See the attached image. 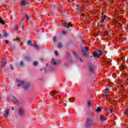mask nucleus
Segmentation results:
<instances>
[{
  "mask_svg": "<svg viewBox=\"0 0 128 128\" xmlns=\"http://www.w3.org/2000/svg\"><path fill=\"white\" fill-rule=\"evenodd\" d=\"M16 82L18 84L17 86H23L24 90H28L30 87V82L24 83V82L17 79Z\"/></svg>",
  "mask_w": 128,
  "mask_h": 128,
  "instance_id": "1",
  "label": "nucleus"
},
{
  "mask_svg": "<svg viewBox=\"0 0 128 128\" xmlns=\"http://www.w3.org/2000/svg\"><path fill=\"white\" fill-rule=\"evenodd\" d=\"M92 113H89V116L90 118H87L86 124V128H90V126H92V124H94L92 122Z\"/></svg>",
  "mask_w": 128,
  "mask_h": 128,
  "instance_id": "2",
  "label": "nucleus"
},
{
  "mask_svg": "<svg viewBox=\"0 0 128 128\" xmlns=\"http://www.w3.org/2000/svg\"><path fill=\"white\" fill-rule=\"evenodd\" d=\"M89 50L90 49L88 47H85L82 49V52H84V56H88V52Z\"/></svg>",
  "mask_w": 128,
  "mask_h": 128,
  "instance_id": "3",
  "label": "nucleus"
},
{
  "mask_svg": "<svg viewBox=\"0 0 128 128\" xmlns=\"http://www.w3.org/2000/svg\"><path fill=\"white\" fill-rule=\"evenodd\" d=\"M92 54L94 56H96V58H100L102 54V52L101 50H98V52H93Z\"/></svg>",
  "mask_w": 128,
  "mask_h": 128,
  "instance_id": "4",
  "label": "nucleus"
},
{
  "mask_svg": "<svg viewBox=\"0 0 128 128\" xmlns=\"http://www.w3.org/2000/svg\"><path fill=\"white\" fill-rule=\"evenodd\" d=\"M18 114L20 116H24L26 114V112L22 108H19Z\"/></svg>",
  "mask_w": 128,
  "mask_h": 128,
  "instance_id": "5",
  "label": "nucleus"
},
{
  "mask_svg": "<svg viewBox=\"0 0 128 128\" xmlns=\"http://www.w3.org/2000/svg\"><path fill=\"white\" fill-rule=\"evenodd\" d=\"M21 0V8L22 10H24V6L26 4L28 3V2H26V0Z\"/></svg>",
  "mask_w": 128,
  "mask_h": 128,
  "instance_id": "6",
  "label": "nucleus"
},
{
  "mask_svg": "<svg viewBox=\"0 0 128 128\" xmlns=\"http://www.w3.org/2000/svg\"><path fill=\"white\" fill-rule=\"evenodd\" d=\"M63 26H65V28H72L73 25L72 24V22H65L63 23Z\"/></svg>",
  "mask_w": 128,
  "mask_h": 128,
  "instance_id": "7",
  "label": "nucleus"
},
{
  "mask_svg": "<svg viewBox=\"0 0 128 128\" xmlns=\"http://www.w3.org/2000/svg\"><path fill=\"white\" fill-rule=\"evenodd\" d=\"M11 100H12L15 104H18V100L14 96H11L10 98Z\"/></svg>",
  "mask_w": 128,
  "mask_h": 128,
  "instance_id": "8",
  "label": "nucleus"
},
{
  "mask_svg": "<svg viewBox=\"0 0 128 128\" xmlns=\"http://www.w3.org/2000/svg\"><path fill=\"white\" fill-rule=\"evenodd\" d=\"M1 66L2 68H4V66H6V58H2V60L1 61Z\"/></svg>",
  "mask_w": 128,
  "mask_h": 128,
  "instance_id": "9",
  "label": "nucleus"
},
{
  "mask_svg": "<svg viewBox=\"0 0 128 128\" xmlns=\"http://www.w3.org/2000/svg\"><path fill=\"white\" fill-rule=\"evenodd\" d=\"M8 114H10V110L6 109L5 110V114H4V116L5 118H8Z\"/></svg>",
  "mask_w": 128,
  "mask_h": 128,
  "instance_id": "10",
  "label": "nucleus"
},
{
  "mask_svg": "<svg viewBox=\"0 0 128 128\" xmlns=\"http://www.w3.org/2000/svg\"><path fill=\"white\" fill-rule=\"evenodd\" d=\"M89 70L90 72H94V66L93 65H90V66Z\"/></svg>",
  "mask_w": 128,
  "mask_h": 128,
  "instance_id": "11",
  "label": "nucleus"
},
{
  "mask_svg": "<svg viewBox=\"0 0 128 128\" xmlns=\"http://www.w3.org/2000/svg\"><path fill=\"white\" fill-rule=\"evenodd\" d=\"M106 15L102 16V18L100 20L101 24H104V20H106Z\"/></svg>",
  "mask_w": 128,
  "mask_h": 128,
  "instance_id": "12",
  "label": "nucleus"
},
{
  "mask_svg": "<svg viewBox=\"0 0 128 128\" xmlns=\"http://www.w3.org/2000/svg\"><path fill=\"white\" fill-rule=\"evenodd\" d=\"M116 24H116V28H122V24L118 22V21H116Z\"/></svg>",
  "mask_w": 128,
  "mask_h": 128,
  "instance_id": "13",
  "label": "nucleus"
},
{
  "mask_svg": "<svg viewBox=\"0 0 128 128\" xmlns=\"http://www.w3.org/2000/svg\"><path fill=\"white\" fill-rule=\"evenodd\" d=\"M68 100L70 102H74V100H76V98L72 97L68 99Z\"/></svg>",
  "mask_w": 128,
  "mask_h": 128,
  "instance_id": "14",
  "label": "nucleus"
},
{
  "mask_svg": "<svg viewBox=\"0 0 128 128\" xmlns=\"http://www.w3.org/2000/svg\"><path fill=\"white\" fill-rule=\"evenodd\" d=\"M0 24H3V26L6 24V22H4V20H2V17H0Z\"/></svg>",
  "mask_w": 128,
  "mask_h": 128,
  "instance_id": "15",
  "label": "nucleus"
},
{
  "mask_svg": "<svg viewBox=\"0 0 128 128\" xmlns=\"http://www.w3.org/2000/svg\"><path fill=\"white\" fill-rule=\"evenodd\" d=\"M51 64H54V66H56V64L58 63H56V60H54V59H52V60L51 61Z\"/></svg>",
  "mask_w": 128,
  "mask_h": 128,
  "instance_id": "16",
  "label": "nucleus"
},
{
  "mask_svg": "<svg viewBox=\"0 0 128 128\" xmlns=\"http://www.w3.org/2000/svg\"><path fill=\"white\" fill-rule=\"evenodd\" d=\"M100 120L102 122H104V120H106V118H104V116L101 115L100 116Z\"/></svg>",
  "mask_w": 128,
  "mask_h": 128,
  "instance_id": "17",
  "label": "nucleus"
},
{
  "mask_svg": "<svg viewBox=\"0 0 128 128\" xmlns=\"http://www.w3.org/2000/svg\"><path fill=\"white\" fill-rule=\"evenodd\" d=\"M94 103V101H88V106H92V104Z\"/></svg>",
  "mask_w": 128,
  "mask_h": 128,
  "instance_id": "18",
  "label": "nucleus"
},
{
  "mask_svg": "<svg viewBox=\"0 0 128 128\" xmlns=\"http://www.w3.org/2000/svg\"><path fill=\"white\" fill-rule=\"evenodd\" d=\"M104 36H108V30H106L104 33Z\"/></svg>",
  "mask_w": 128,
  "mask_h": 128,
  "instance_id": "19",
  "label": "nucleus"
},
{
  "mask_svg": "<svg viewBox=\"0 0 128 128\" xmlns=\"http://www.w3.org/2000/svg\"><path fill=\"white\" fill-rule=\"evenodd\" d=\"M24 60H30V58L29 56H26L24 58Z\"/></svg>",
  "mask_w": 128,
  "mask_h": 128,
  "instance_id": "20",
  "label": "nucleus"
},
{
  "mask_svg": "<svg viewBox=\"0 0 128 128\" xmlns=\"http://www.w3.org/2000/svg\"><path fill=\"white\" fill-rule=\"evenodd\" d=\"M120 68L121 70H126V66H121L120 67Z\"/></svg>",
  "mask_w": 128,
  "mask_h": 128,
  "instance_id": "21",
  "label": "nucleus"
},
{
  "mask_svg": "<svg viewBox=\"0 0 128 128\" xmlns=\"http://www.w3.org/2000/svg\"><path fill=\"white\" fill-rule=\"evenodd\" d=\"M56 91H52L50 92L52 96H54V94H56Z\"/></svg>",
  "mask_w": 128,
  "mask_h": 128,
  "instance_id": "22",
  "label": "nucleus"
},
{
  "mask_svg": "<svg viewBox=\"0 0 128 128\" xmlns=\"http://www.w3.org/2000/svg\"><path fill=\"white\" fill-rule=\"evenodd\" d=\"M20 68H24V62H20Z\"/></svg>",
  "mask_w": 128,
  "mask_h": 128,
  "instance_id": "23",
  "label": "nucleus"
},
{
  "mask_svg": "<svg viewBox=\"0 0 128 128\" xmlns=\"http://www.w3.org/2000/svg\"><path fill=\"white\" fill-rule=\"evenodd\" d=\"M101 110H102V109H100V108H98L96 110V112H100Z\"/></svg>",
  "mask_w": 128,
  "mask_h": 128,
  "instance_id": "24",
  "label": "nucleus"
},
{
  "mask_svg": "<svg viewBox=\"0 0 128 128\" xmlns=\"http://www.w3.org/2000/svg\"><path fill=\"white\" fill-rule=\"evenodd\" d=\"M20 38H15V39H14V42H20Z\"/></svg>",
  "mask_w": 128,
  "mask_h": 128,
  "instance_id": "25",
  "label": "nucleus"
},
{
  "mask_svg": "<svg viewBox=\"0 0 128 128\" xmlns=\"http://www.w3.org/2000/svg\"><path fill=\"white\" fill-rule=\"evenodd\" d=\"M32 40H30L28 42V46H32Z\"/></svg>",
  "mask_w": 128,
  "mask_h": 128,
  "instance_id": "26",
  "label": "nucleus"
},
{
  "mask_svg": "<svg viewBox=\"0 0 128 128\" xmlns=\"http://www.w3.org/2000/svg\"><path fill=\"white\" fill-rule=\"evenodd\" d=\"M105 64H106V66H108V64H109V66H110V62L106 61Z\"/></svg>",
  "mask_w": 128,
  "mask_h": 128,
  "instance_id": "27",
  "label": "nucleus"
},
{
  "mask_svg": "<svg viewBox=\"0 0 128 128\" xmlns=\"http://www.w3.org/2000/svg\"><path fill=\"white\" fill-rule=\"evenodd\" d=\"M82 7H80L76 9V10H78V12H82Z\"/></svg>",
  "mask_w": 128,
  "mask_h": 128,
  "instance_id": "28",
  "label": "nucleus"
},
{
  "mask_svg": "<svg viewBox=\"0 0 128 128\" xmlns=\"http://www.w3.org/2000/svg\"><path fill=\"white\" fill-rule=\"evenodd\" d=\"M50 70L54 72V70H56V68H52V67H50Z\"/></svg>",
  "mask_w": 128,
  "mask_h": 128,
  "instance_id": "29",
  "label": "nucleus"
},
{
  "mask_svg": "<svg viewBox=\"0 0 128 128\" xmlns=\"http://www.w3.org/2000/svg\"><path fill=\"white\" fill-rule=\"evenodd\" d=\"M62 46V43H58V48H61Z\"/></svg>",
  "mask_w": 128,
  "mask_h": 128,
  "instance_id": "30",
  "label": "nucleus"
},
{
  "mask_svg": "<svg viewBox=\"0 0 128 128\" xmlns=\"http://www.w3.org/2000/svg\"><path fill=\"white\" fill-rule=\"evenodd\" d=\"M53 42H56V36H54L53 38Z\"/></svg>",
  "mask_w": 128,
  "mask_h": 128,
  "instance_id": "31",
  "label": "nucleus"
},
{
  "mask_svg": "<svg viewBox=\"0 0 128 128\" xmlns=\"http://www.w3.org/2000/svg\"><path fill=\"white\" fill-rule=\"evenodd\" d=\"M25 16H26V20H28L30 19V18H28V14H25Z\"/></svg>",
  "mask_w": 128,
  "mask_h": 128,
  "instance_id": "32",
  "label": "nucleus"
},
{
  "mask_svg": "<svg viewBox=\"0 0 128 128\" xmlns=\"http://www.w3.org/2000/svg\"><path fill=\"white\" fill-rule=\"evenodd\" d=\"M109 91H110V90L108 88H106L105 94H108V92Z\"/></svg>",
  "mask_w": 128,
  "mask_h": 128,
  "instance_id": "33",
  "label": "nucleus"
},
{
  "mask_svg": "<svg viewBox=\"0 0 128 128\" xmlns=\"http://www.w3.org/2000/svg\"><path fill=\"white\" fill-rule=\"evenodd\" d=\"M65 66H66V68H68V66H70V64L68 63V62H65Z\"/></svg>",
  "mask_w": 128,
  "mask_h": 128,
  "instance_id": "34",
  "label": "nucleus"
},
{
  "mask_svg": "<svg viewBox=\"0 0 128 128\" xmlns=\"http://www.w3.org/2000/svg\"><path fill=\"white\" fill-rule=\"evenodd\" d=\"M11 48H12V50H16V46L14 45H12L11 46Z\"/></svg>",
  "mask_w": 128,
  "mask_h": 128,
  "instance_id": "35",
  "label": "nucleus"
},
{
  "mask_svg": "<svg viewBox=\"0 0 128 128\" xmlns=\"http://www.w3.org/2000/svg\"><path fill=\"white\" fill-rule=\"evenodd\" d=\"M38 63L37 62H34V66H38Z\"/></svg>",
  "mask_w": 128,
  "mask_h": 128,
  "instance_id": "36",
  "label": "nucleus"
},
{
  "mask_svg": "<svg viewBox=\"0 0 128 128\" xmlns=\"http://www.w3.org/2000/svg\"><path fill=\"white\" fill-rule=\"evenodd\" d=\"M10 68L12 70H14V66H12V64H10Z\"/></svg>",
  "mask_w": 128,
  "mask_h": 128,
  "instance_id": "37",
  "label": "nucleus"
},
{
  "mask_svg": "<svg viewBox=\"0 0 128 128\" xmlns=\"http://www.w3.org/2000/svg\"><path fill=\"white\" fill-rule=\"evenodd\" d=\"M4 38H8V34L7 33H4Z\"/></svg>",
  "mask_w": 128,
  "mask_h": 128,
  "instance_id": "38",
  "label": "nucleus"
},
{
  "mask_svg": "<svg viewBox=\"0 0 128 128\" xmlns=\"http://www.w3.org/2000/svg\"><path fill=\"white\" fill-rule=\"evenodd\" d=\"M35 48H36V50H38V48H39V46H38V45L36 44V45H35Z\"/></svg>",
  "mask_w": 128,
  "mask_h": 128,
  "instance_id": "39",
  "label": "nucleus"
},
{
  "mask_svg": "<svg viewBox=\"0 0 128 128\" xmlns=\"http://www.w3.org/2000/svg\"><path fill=\"white\" fill-rule=\"evenodd\" d=\"M104 98H108V94H104Z\"/></svg>",
  "mask_w": 128,
  "mask_h": 128,
  "instance_id": "40",
  "label": "nucleus"
},
{
  "mask_svg": "<svg viewBox=\"0 0 128 128\" xmlns=\"http://www.w3.org/2000/svg\"><path fill=\"white\" fill-rule=\"evenodd\" d=\"M54 54H56V56H58V51H55Z\"/></svg>",
  "mask_w": 128,
  "mask_h": 128,
  "instance_id": "41",
  "label": "nucleus"
},
{
  "mask_svg": "<svg viewBox=\"0 0 128 128\" xmlns=\"http://www.w3.org/2000/svg\"><path fill=\"white\" fill-rule=\"evenodd\" d=\"M72 54L74 56H76V53L75 52H73Z\"/></svg>",
  "mask_w": 128,
  "mask_h": 128,
  "instance_id": "42",
  "label": "nucleus"
},
{
  "mask_svg": "<svg viewBox=\"0 0 128 128\" xmlns=\"http://www.w3.org/2000/svg\"><path fill=\"white\" fill-rule=\"evenodd\" d=\"M125 114H126V116H128V109L126 110V112L125 113Z\"/></svg>",
  "mask_w": 128,
  "mask_h": 128,
  "instance_id": "43",
  "label": "nucleus"
},
{
  "mask_svg": "<svg viewBox=\"0 0 128 128\" xmlns=\"http://www.w3.org/2000/svg\"><path fill=\"white\" fill-rule=\"evenodd\" d=\"M66 34V31H62V34Z\"/></svg>",
  "mask_w": 128,
  "mask_h": 128,
  "instance_id": "44",
  "label": "nucleus"
},
{
  "mask_svg": "<svg viewBox=\"0 0 128 128\" xmlns=\"http://www.w3.org/2000/svg\"><path fill=\"white\" fill-rule=\"evenodd\" d=\"M110 110V114H112L114 112V110L113 109H111Z\"/></svg>",
  "mask_w": 128,
  "mask_h": 128,
  "instance_id": "45",
  "label": "nucleus"
},
{
  "mask_svg": "<svg viewBox=\"0 0 128 128\" xmlns=\"http://www.w3.org/2000/svg\"><path fill=\"white\" fill-rule=\"evenodd\" d=\"M5 42L6 44H8V40H6Z\"/></svg>",
  "mask_w": 128,
  "mask_h": 128,
  "instance_id": "46",
  "label": "nucleus"
},
{
  "mask_svg": "<svg viewBox=\"0 0 128 128\" xmlns=\"http://www.w3.org/2000/svg\"><path fill=\"white\" fill-rule=\"evenodd\" d=\"M40 60H41V62H44V60H46L44 58H42V59H40Z\"/></svg>",
  "mask_w": 128,
  "mask_h": 128,
  "instance_id": "47",
  "label": "nucleus"
},
{
  "mask_svg": "<svg viewBox=\"0 0 128 128\" xmlns=\"http://www.w3.org/2000/svg\"><path fill=\"white\" fill-rule=\"evenodd\" d=\"M67 56H68V58H70V54H68L67 55Z\"/></svg>",
  "mask_w": 128,
  "mask_h": 128,
  "instance_id": "48",
  "label": "nucleus"
},
{
  "mask_svg": "<svg viewBox=\"0 0 128 128\" xmlns=\"http://www.w3.org/2000/svg\"><path fill=\"white\" fill-rule=\"evenodd\" d=\"M114 78H116V74H113Z\"/></svg>",
  "mask_w": 128,
  "mask_h": 128,
  "instance_id": "49",
  "label": "nucleus"
},
{
  "mask_svg": "<svg viewBox=\"0 0 128 128\" xmlns=\"http://www.w3.org/2000/svg\"><path fill=\"white\" fill-rule=\"evenodd\" d=\"M80 62H82L84 61L82 60V58H80Z\"/></svg>",
  "mask_w": 128,
  "mask_h": 128,
  "instance_id": "50",
  "label": "nucleus"
},
{
  "mask_svg": "<svg viewBox=\"0 0 128 128\" xmlns=\"http://www.w3.org/2000/svg\"><path fill=\"white\" fill-rule=\"evenodd\" d=\"M23 44H22V43L20 44V46H22Z\"/></svg>",
  "mask_w": 128,
  "mask_h": 128,
  "instance_id": "51",
  "label": "nucleus"
},
{
  "mask_svg": "<svg viewBox=\"0 0 128 128\" xmlns=\"http://www.w3.org/2000/svg\"><path fill=\"white\" fill-rule=\"evenodd\" d=\"M12 110H14V107H12Z\"/></svg>",
  "mask_w": 128,
  "mask_h": 128,
  "instance_id": "52",
  "label": "nucleus"
},
{
  "mask_svg": "<svg viewBox=\"0 0 128 128\" xmlns=\"http://www.w3.org/2000/svg\"><path fill=\"white\" fill-rule=\"evenodd\" d=\"M48 66V64L47 63V64H46V66Z\"/></svg>",
  "mask_w": 128,
  "mask_h": 128,
  "instance_id": "53",
  "label": "nucleus"
},
{
  "mask_svg": "<svg viewBox=\"0 0 128 128\" xmlns=\"http://www.w3.org/2000/svg\"><path fill=\"white\" fill-rule=\"evenodd\" d=\"M24 22V20H22V21H20V22Z\"/></svg>",
  "mask_w": 128,
  "mask_h": 128,
  "instance_id": "54",
  "label": "nucleus"
},
{
  "mask_svg": "<svg viewBox=\"0 0 128 128\" xmlns=\"http://www.w3.org/2000/svg\"><path fill=\"white\" fill-rule=\"evenodd\" d=\"M122 58H122V57H121V58H120V60H122Z\"/></svg>",
  "mask_w": 128,
  "mask_h": 128,
  "instance_id": "55",
  "label": "nucleus"
},
{
  "mask_svg": "<svg viewBox=\"0 0 128 128\" xmlns=\"http://www.w3.org/2000/svg\"><path fill=\"white\" fill-rule=\"evenodd\" d=\"M64 101L65 102H68V101L66 100H64Z\"/></svg>",
  "mask_w": 128,
  "mask_h": 128,
  "instance_id": "56",
  "label": "nucleus"
},
{
  "mask_svg": "<svg viewBox=\"0 0 128 128\" xmlns=\"http://www.w3.org/2000/svg\"><path fill=\"white\" fill-rule=\"evenodd\" d=\"M96 17L97 18H100V16H96Z\"/></svg>",
  "mask_w": 128,
  "mask_h": 128,
  "instance_id": "57",
  "label": "nucleus"
},
{
  "mask_svg": "<svg viewBox=\"0 0 128 128\" xmlns=\"http://www.w3.org/2000/svg\"><path fill=\"white\" fill-rule=\"evenodd\" d=\"M118 60H120V58H118Z\"/></svg>",
  "mask_w": 128,
  "mask_h": 128,
  "instance_id": "58",
  "label": "nucleus"
},
{
  "mask_svg": "<svg viewBox=\"0 0 128 128\" xmlns=\"http://www.w3.org/2000/svg\"><path fill=\"white\" fill-rule=\"evenodd\" d=\"M82 16H84V14H82Z\"/></svg>",
  "mask_w": 128,
  "mask_h": 128,
  "instance_id": "59",
  "label": "nucleus"
},
{
  "mask_svg": "<svg viewBox=\"0 0 128 128\" xmlns=\"http://www.w3.org/2000/svg\"><path fill=\"white\" fill-rule=\"evenodd\" d=\"M22 30H24V27H22Z\"/></svg>",
  "mask_w": 128,
  "mask_h": 128,
  "instance_id": "60",
  "label": "nucleus"
},
{
  "mask_svg": "<svg viewBox=\"0 0 128 128\" xmlns=\"http://www.w3.org/2000/svg\"><path fill=\"white\" fill-rule=\"evenodd\" d=\"M18 28H16V30H18Z\"/></svg>",
  "mask_w": 128,
  "mask_h": 128,
  "instance_id": "61",
  "label": "nucleus"
},
{
  "mask_svg": "<svg viewBox=\"0 0 128 128\" xmlns=\"http://www.w3.org/2000/svg\"><path fill=\"white\" fill-rule=\"evenodd\" d=\"M65 104V106H66V103H65V104Z\"/></svg>",
  "mask_w": 128,
  "mask_h": 128,
  "instance_id": "62",
  "label": "nucleus"
},
{
  "mask_svg": "<svg viewBox=\"0 0 128 128\" xmlns=\"http://www.w3.org/2000/svg\"><path fill=\"white\" fill-rule=\"evenodd\" d=\"M60 96H62L60 95L59 96V98H60Z\"/></svg>",
  "mask_w": 128,
  "mask_h": 128,
  "instance_id": "63",
  "label": "nucleus"
},
{
  "mask_svg": "<svg viewBox=\"0 0 128 128\" xmlns=\"http://www.w3.org/2000/svg\"><path fill=\"white\" fill-rule=\"evenodd\" d=\"M59 104H60V102H59Z\"/></svg>",
  "mask_w": 128,
  "mask_h": 128,
  "instance_id": "64",
  "label": "nucleus"
}]
</instances>
